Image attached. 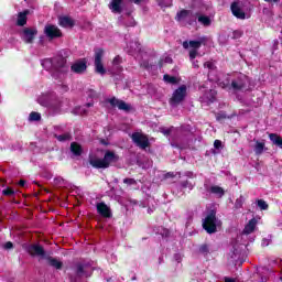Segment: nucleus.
<instances>
[{
    "label": "nucleus",
    "mask_w": 282,
    "mask_h": 282,
    "mask_svg": "<svg viewBox=\"0 0 282 282\" xmlns=\"http://www.w3.org/2000/svg\"><path fill=\"white\" fill-rule=\"evenodd\" d=\"M203 228L208 235L217 232V212L210 210L203 220Z\"/></svg>",
    "instance_id": "3"
},
{
    "label": "nucleus",
    "mask_w": 282,
    "mask_h": 282,
    "mask_svg": "<svg viewBox=\"0 0 282 282\" xmlns=\"http://www.w3.org/2000/svg\"><path fill=\"white\" fill-rule=\"evenodd\" d=\"M53 69L55 72H59L61 74H65L69 69V66L67 65V57H64L63 55H56L51 61Z\"/></svg>",
    "instance_id": "5"
},
{
    "label": "nucleus",
    "mask_w": 282,
    "mask_h": 282,
    "mask_svg": "<svg viewBox=\"0 0 282 282\" xmlns=\"http://www.w3.org/2000/svg\"><path fill=\"white\" fill-rule=\"evenodd\" d=\"M3 248L4 250H12V248H14V243H12V241H8L4 243Z\"/></svg>",
    "instance_id": "46"
},
{
    "label": "nucleus",
    "mask_w": 282,
    "mask_h": 282,
    "mask_svg": "<svg viewBox=\"0 0 282 282\" xmlns=\"http://www.w3.org/2000/svg\"><path fill=\"white\" fill-rule=\"evenodd\" d=\"M256 204L260 210H268V208H270V205H268V203L263 199H257Z\"/></svg>",
    "instance_id": "30"
},
{
    "label": "nucleus",
    "mask_w": 282,
    "mask_h": 282,
    "mask_svg": "<svg viewBox=\"0 0 282 282\" xmlns=\"http://www.w3.org/2000/svg\"><path fill=\"white\" fill-rule=\"evenodd\" d=\"M44 34L51 41H54V39H63V31L54 24H46L44 28Z\"/></svg>",
    "instance_id": "9"
},
{
    "label": "nucleus",
    "mask_w": 282,
    "mask_h": 282,
    "mask_svg": "<svg viewBox=\"0 0 282 282\" xmlns=\"http://www.w3.org/2000/svg\"><path fill=\"white\" fill-rule=\"evenodd\" d=\"M14 193V189H12L11 187H7L6 189L2 191V195H4V197H12Z\"/></svg>",
    "instance_id": "34"
},
{
    "label": "nucleus",
    "mask_w": 282,
    "mask_h": 282,
    "mask_svg": "<svg viewBox=\"0 0 282 282\" xmlns=\"http://www.w3.org/2000/svg\"><path fill=\"white\" fill-rule=\"evenodd\" d=\"M209 193H212L213 195H218V197H224V195H226V191H224V187L219 185H213L209 188Z\"/></svg>",
    "instance_id": "24"
},
{
    "label": "nucleus",
    "mask_w": 282,
    "mask_h": 282,
    "mask_svg": "<svg viewBox=\"0 0 282 282\" xmlns=\"http://www.w3.org/2000/svg\"><path fill=\"white\" fill-rule=\"evenodd\" d=\"M159 67L162 69V67H164V59H160L159 61Z\"/></svg>",
    "instance_id": "53"
},
{
    "label": "nucleus",
    "mask_w": 282,
    "mask_h": 282,
    "mask_svg": "<svg viewBox=\"0 0 282 282\" xmlns=\"http://www.w3.org/2000/svg\"><path fill=\"white\" fill-rule=\"evenodd\" d=\"M267 3H272V1H273V3H279V1H281V0H264Z\"/></svg>",
    "instance_id": "55"
},
{
    "label": "nucleus",
    "mask_w": 282,
    "mask_h": 282,
    "mask_svg": "<svg viewBox=\"0 0 282 282\" xmlns=\"http://www.w3.org/2000/svg\"><path fill=\"white\" fill-rule=\"evenodd\" d=\"M242 36H243V31L236 30L232 32V39H235V40L241 39Z\"/></svg>",
    "instance_id": "37"
},
{
    "label": "nucleus",
    "mask_w": 282,
    "mask_h": 282,
    "mask_svg": "<svg viewBox=\"0 0 282 282\" xmlns=\"http://www.w3.org/2000/svg\"><path fill=\"white\" fill-rule=\"evenodd\" d=\"M30 14L29 10H24L23 12H20L18 14L17 25L19 28H23L24 25H28V15Z\"/></svg>",
    "instance_id": "20"
},
{
    "label": "nucleus",
    "mask_w": 282,
    "mask_h": 282,
    "mask_svg": "<svg viewBox=\"0 0 282 282\" xmlns=\"http://www.w3.org/2000/svg\"><path fill=\"white\" fill-rule=\"evenodd\" d=\"M123 184H128L129 186H133V184H137L135 178H124Z\"/></svg>",
    "instance_id": "43"
},
{
    "label": "nucleus",
    "mask_w": 282,
    "mask_h": 282,
    "mask_svg": "<svg viewBox=\"0 0 282 282\" xmlns=\"http://www.w3.org/2000/svg\"><path fill=\"white\" fill-rule=\"evenodd\" d=\"M70 153L75 155V158H80L83 155V145L80 143L74 141L70 143Z\"/></svg>",
    "instance_id": "21"
},
{
    "label": "nucleus",
    "mask_w": 282,
    "mask_h": 282,
    "mask_svg": "<svg viewBox=\"0 0 282 282\" xmlns=\"http://www.w3.org/2000/svg\"><path fill=\"white\" fill-rule=\"evenodd\" d=\"M70 70L74 72V74L87 72V62H76L70 66Z\"/></svg>",
    "instance_id": "17"
},
{
    "label": "nucleus",
    "mask_w": 282,
    "mask_h": 282,
    "mask_svg": "<svg viewBox=\"0 0 282 282\" xmlns=\"http://www.w3.org/2000/svg\"><path fill=\"white\" fill-rule=\"evenodd\" d=\"M161 236L165 237V239L171 237V230L163 228V231H161Z\"/></svg>",
    "instance_id": "45"
},
{
    "label": "nucleus",
    "mask_w": 282,
    "mask_h": 282,
    "mask_svg": "<svg viewBox=\"0 0 282 282\" xmlns=\"http://www.w3.org/2000/svg\"><path fill=\"white\" fill-rule=\"evenodd\" d=\"M198 13L193 12V10H186L182 9L176 13V21H184V19H189L188 20V25H193L197 21Z\"/></svg>",
    "instance_id": "7"
},
{
    "label": "nucleus",
    "mask_w": 282,
    "mask_h": 282,
    "mask_svg": "<svg viewBox=\"0 0 282 282\" xmlns=\"http://www.w3.org/2000/svg\"><path fill=\"white\" fill-rule=\"evenodd\" d=\"M215 96H217V93L215 90H209V96H207V98L210 102H214L216 100Z\"/></svg>",
    "instance_id": "41"
},
{
    "label": "nucleus",
    "mask_w": 282,
    "mask_h": 282,
    "mask_svg": "<svg viewBox=\"0 0 282 282\" xmlns=\"http://www.w3.org/2000/svg\"><path fill=\"white\" fill-rule=\"evenodd\" d=\"M63 91H69V87L67 85H62Z\"/></svg>",
    "instance_id": "54"
},
{
    "label": "nucleus",
    "mask_w": 282,
    "mask_h": 282,
    "mask_svg": "<svg viewBox=\"0 0 282 282\" xmlns=\"http://www.w3.org/2000/svg\"><path fill=\"white\" fill-rule=\"evenodd\" d=\"M226 118H227L226 112H218V113L216 115V120H217L218 122H221V120H226Z\"/></svg>",
    "instance_id": "40"
},
{
    "label": "nucleus",
    "mask_w": 282,
    "mask_h": 282,
    "mask_svg": "<svg viewBox=\"0 0 282 282\" xmlns=\"http://www.w3.org/2000/svg\"><path fill=\"white\" fill-rule=\"evenodd\" d=\"M118 109L129 113V111H131V105L127 104L124 100H119Z\"/></svg>",
    "instance_id": "28"
},
{
    "label": "nucleus",
    "mask_w": 282,
    "mask_h": 282,
    "mask_svg": "<svg viewBox=\"0 0 282 282\" xmlns=\"http://www.w3.org/2000/svg\"><path fill=\"white\" fill-rule=\"evenodd\" d=\"M188 88L186 87V85H181L178 88H176L169 100L171 107H177L178 105H182V102L186 100Z\"/></svg>",
    "instance_id": "2"
},
{
    "label": "nucleus",
    "mask_w": 282,
    "mask_h": 282,
    "mask_svg": "<svg viewBox=\"0 0 282 282\" xmlns=\"http://www.w3.org/2000/svg\"><path fill=\"white\" fill-rule=\"evenodd\" d=\"M199 252H200L202 254H208V252H210V250H209V248H208V245H202V246L199 247Z\"/></svg>",
    "instance_id": "38"
},
{
    "label": "nucleus",
    "mask_w": 282,
    "mask_h": 282,
    "mask_svg": "<svg viewBox=\"0 0 282 282\" xmlns=\"http://www.w3.org/2000/svg\"><path fill=\"white\" fill-rule=\"evenodd\" d=\"M163 61L164 63H173V58H171L170 56H166Z\"/></svg>",
    "instance_id": "51"
},
{
    "label": "nucleus",
    "mask_w": 282,
    "mask_h": 282,
    "mask_svg": "<svg viewBox=\"0 0 282 282\" xmlns=\"http://www.w3.org/2000/svg\"><path fill=\"white\" fill-rule=\"evenodd\" d=\"M172 132H173V128H162L161 129V133H163V135H166V138H169V135H171Z\"/></svg>",
    "instance_id": "39"
},
{
    "label": "nucleus",
    "mask_w": 282,
    "mask_h": 282,
    "mask_svg": "<svg viewBox=\"0 0 282 282\" xmlns=\"http://www.w3.org/2000/svg\"><path fill=\"white\" fill-rule=\"evenodd\" d=\"M165 177H175V174L169 172V173L165 174Z\"/></svg>",
    "instance_id": "56"
},
{
    "label": "nucleus",
    "mask_w": 282,
    "mask_h": 282,
    "mask_svg": "<svg viewBox=\"0 0 282 282\" xmlns=\"http://www.w3.org/2000/svg\"><path fill=\"white\" fill-rule=\"evenodd\" d=\"M120 63H122V57H120V55H117V56L112 59V65H120Z\"/></svg>",
    "instance_id": "44"
},
{
    "label": "nucleus",
    "mask_w": 282,
    "mask_h": 282,
    "mask_svg": "<svg viewBox=\"0 0 282 282\" xmlns=\"http://www.w3.org/2000/svg\"><path fill=\"white\" fill-rule=\"evenodd\" d=\"M248 83H250L248 76L240 74L237 79L231 82V87L235 91H241V89H246V87H248Z\"/></svg>",
    "instance_id": "12"
},
{
    "label": "nucleus",
    "mask_w": 282,
    "mask_h": 282,
    "mask_svg": "<svg viewBox=\"0 0 282 282\" xmlns=\"http://www.w3.org/2000/svg\"><path fill=\"white\" fill-rule=\"evenodd\" d=\"M109 104L111 105V107H118V105L120 104V100L117 99L116 97H112L111 99H109Z\"/></svg>",
    "instance_id": "42"
},
{
    "label": "nucleus",
    "mask_w": 282,
    "mask_h": 282,
    "mask_svg": "<svg viewBox=\"0 0 282 282\" xmlns=\"http://www.w3.org/2000/svg\"><path fill=\"white\" fill-rule=\"evenodd\" d=\"M13 204H21V202H18L17 199L13 198Z\"/></svg>",
    "instance_id": "59"
},
{
    "label": "nucleus",
    "mask_w": 282,
    "mask_h": 282,
    "mask_svg": "<svg viewBox=\"0 0 282 282\" xmlns=\"http://www.w3.org/2000/svg\"><path fill=\"white\" fill-rule=\"evenodd\" d=\"M182 188H188V191H193L195 188V184H193L191 181H182L181 182Z\"/></svg>",
    "instance_id": "32"
},
{
    "label": "nucleus",
    "mask_w": 282,
    "mask_h": 282,
    "mask_svg": "<svg viewBox=\"0 0 282 282\" xmlns=\"http://www.w3.org/2000/svg\"><path fill=\"white\" fill-rule=\"evenodd\" d=\"M86 107H94V104L88 102V104H86Z\"/></svg>",
    "instance_id": "58"
},
{
    "label": "nucleus",
    "mask_w": 282,
    "mask_h": 282,
    "mask_svg": "<svg viewBox=\"0 0 282 282\" xmlns=\"http://www.w3.org/2000/svg\"><path fill=\"white\" fill-rule=\"evenodd\" d=\"M196 19H198V23H200L205 28H208L210 23H213V21L210 20V17L208 15H199L198 13V17H196Z\"/></svg>",
    "instance_id": "25"
},
{
    "label": "nucleus",
    "mask_w": 282,
    "mask_h": 282,
    "mask_svg": "<svg viewBox=\"0 0 282 282\" xmlns=\"http://www.w3.org/2000/svg\"><path fill=\"white\" fill-rule=\"evenodd\" d=\"M44 259L47 261V264L55 270H63V262L54 257L46 256Z\"/></svg>",
    "instance_id": "18"
},
{
    "label": "nucleus",
    "mask_w": 282,
    "mask_h": 282,
    "mask_svg": "<svg viewBox=\"0 0 282 282\" xmlns=\"http://www.w3.org/2000/svg\"><path fill=\"white\" fill-rule=\"evenodd\" d=\"M235 208L236 209L243 208V196H240L239 198L236 199Z\"/></svg>",
    "instance_id": "36"
},
{
    "label": "nucleus",
    "mask_w": 282,
    "mask_h": 282,
    "mask_svg": "<svg viewBox=\"0 0 282 282\" xmlns=\"http://www.w3.org/2000/svg\"><path fill=\"white\" fill-rule=\"evenodd\" d=\"M163 80H164L165 83H169L170 85H177V77L171 76V75H169V74H165V75L163 76Z\"/></svg>",
    "instance_id": "29"
},
{
    "label": "nucleus",
    "mask_w": 282,
    "mask_h": 282,
    "mask_svg": "<svg viewBox=\"0 0 282 282\" xmlns=\"http://www.w3.org/2000/svg\"><path fill=\"white\" fill-rule=\"evenodd\" d=\"M231 14L236 17V19H240L241 21L246 20V12L241 10V6L239 2L234 1L230 6Z\"/></svg>",
    "instance_id": "15"
},
{
    "label": "nucleus",
    "mask_w": 282,
    "mask_h": 282,
    "mask_svg": "<svg viewBox=\"0 0 282 282\" xmlns=\"http://www.w3.org/2000/svg\"><path fill=\"white\" fill-rule=\"evenodd\" d=\"M18 184L23 188L28 182L25 180H20Z\"/></svg>",
    "instance_id": "50"
},
{
    "label": "nucleus",
    "mask_w": 282,
    "mask_h": 282,
    "mask_svg": "<svg viewBox=\"0 0 282 282\" xmlns=\"http://www.w3.org/2000/svg\"><path fill=\"white\" fill-rule=\"evenodd\" d=\"M224 281L225 282H239L235 278H228V276H225Z\"/></svg>",
    "instance_id": "49"
},
{
    "label": "nucleus",
    "mask_w": 282,
    "mask_h": 282,
    "mask_svg": "<svg viewBox=\"0 0 282 282\" xmlns=\"http://www.w3.org/2000/svg\"><path fill=\"white\" fill-rule=\"evenodd\" d=\"M269 140H271L272 144L278 147L279 149H282V137L278 133H270Z\"/></svg>",
    "instance_id": "23"
},
{
    "label": "nucleus",
    "mask_w": 282,
    "mask_h": 282,
    "mask_svg": "<svg viewBox=\"0 0 282 282\" xmlns=\"http://www.w3.org/2000/svg\"><path fill=\"white\" fill-rule=\"evenodd\" d=\"M264 149H265L264 142L256 141V145H254L256 155H261L263 153Z\"/></svg>",
    "instance_id": "26"
},
{
    "label": "nucleus",
    "mask_w": 282,
    "mask_h": 282,
    "mask_svg": "<svg viewBox=\"0 0 282 282\" xmlns=\"http://www.w3.org/2000/svg\"><path fill=\"white\" fill-rule=\"evenodd\" d=\"M132 142L139 147V149H148L150 147L149 138L140 132H133L132 135Z\"/></svg>",
    "instance_id": "11"
},
{
    "label": "nucleus",
    "mask_w": 282,
    "mask_h": 282,
    "mask_svg": "<svg viewBox=\"0 0 282 282\" xmlns=\"http://www.w3.org/2000/svg\"><path fill=\"white\" fill-rule=\"evenodd\" d=\"M120 161V156L110 150H107L102 159H90L89 164L93 169H109L111 164H116Z\"/></svg>",
    "instance_id": "1"
},
{
    "label": "nucleus",
    "mask_w": 282,
    "mask_h": 282,
    "mask_svg": "<svg viewBox=\"0 0 282 282\" xmlns=\"http://www.w3.org/2000/svg\"><path fill=\"white\" fill-rule=\"evenodd\" d=\"M193 67L199 68V61H194L193 62Z\"/></svg>",
    "instance_id": "52"
},
{
    "label": "nucleus",
    "mask_w": 282,
    "mask_h": 282,
    "mask_svg": "<svg viewBox=\"0 0 282 282\" xmlns=\"http://www.w3.org/2000/svg\"><path fill=\"white\" fill-rule=\"evenodd\" d=\"M86 269H87V264H85L83 262L75 263L74 272L76 274V278L83 279V276H85V274H87V272L85 271Z\"/></svg>",
    "instance_id": "16"
},
{
    "label": "nucleus",
    "mask_w": 282,
    "mask_h": 282,
    "mask_svg": "<svg viewBox=\"0 0 282 282\" xmlns=\"http://www.w3.org/2000/svg\"><path fill=\"white\" fill-rule=\"evenodd\" d=\"M30 122H39L41 120V113L32 111L29 116Z\"/></svg>",
    "instance_id": "31"
},
{
    "label": "nucleus",
    "mask_w": 282,
    "mask_h": 282,
    "mask_svg": "<svg viewBox=\"0 0 282 282\" xmlns=\"http://www.w3.org/2000/svg\"><path fill=\"white\" fill-rule=\"evenodd\" d=\"M122 1L123 0H111L108 4L109 10L113 14H122ZM130 3H134V6H142V3H147V0H128Z\"/></svg>",
    "instance_id": "4"
},
{
    "label": "nucleus",
    "mask_w": 282,
    "mask_h": 282,
    "mask_svg": "<svg viewBox=\"0 0 282 282\" xmlns=\"http://www.w3.org/2000/svg\"><path fill=\"white\" fill-rule=\"evenodd\" d=\"M58 25H61V28H74L76 23L72 18L64 15L58 18Z\"/></svg>",
    "instance_id": "19"
},
{
    "label": "nucleus",
    "mask_w": 282,
    "mask_h": 282,
    "mask_svg": "<svg viewBox=\"0 0 282 282\" xmlns=\"http://www.w3.org/2000/svg\"><path fill=\"white\" fill-rule=\"evenodd\" d=\"M204 67H207V69H215V64H213V62H206Z\"/></svg>",
    "instance_id": "47"
},
{
    "label": "nucleus",
    "mask_w": 282,
    "mask_h": 282,
    "mask_svg": "<svg viewBox=\"0 0 282 282\" xmlns=\"http://www.w3.org/2000/svg\"><path fill=\"white\" fill-rule=\"evenodd\" d=\"M175 259L176 261L180 263L182 261V259L180 258V254H175Z\"/></svg>",
    "instance_id": "57"
},
{
    "label": "nucleus",
    "mask_w": 282,
    "mask_h": 282,
    "mask_svg": "<svg viewBox=\"0 0 282 282\" xmlns=\"http://www.w3.org/2000/svg\"><path fill=\"white\" fill-rule=\"evenodd\" d=\"M97 213L105 219H111V217H113V214L111 213V207H108L105 202L97 204Z\"/></svg>",
    "instance_id": "14"
},
{
    "label": "nucleus",
    "mask_w": 282,
    "mask_h": 282,
    "mask_svg": "<svg viewBox=\"0 0 282 282\" xmlns=\"http://www.w3.org/2000/svg\"><path fill=\"white\" fill-rule=\"evenodd\" d=\"M183 47H184V50H188V47L192 48V50H189V61H194L199 55L198 50H199V47H202V41H195V40H191L189 42L184 41Z\"/></svg>",
    "instance_id": "6"
},
{
    "label": "nucleus",
    "mask_w": 282,
    "mask_h": 282,
    "mask_svg": "<svg viewBox=\"0 0 282 282\" xmlns=\"http://www.w3.org/2000/svg\"><path fill=\"white\" fill-rule=\"evenodd\" d=\"M160 8H171L172 1L171 0H158Z\"/></svg>",
    "instance_id": "33"
},
{
    "label": "nucleus",
    "mask_w": 282,
    "mask_h": 282,
    "mask_svg": "<svg viewBox=\"0 0 282 282\" xmlns=\"http://www.w3.org/2000/svg\"><path fill=\"white\" fill-rule=\"evenodd\" d=\"M102 56H105V50L97 48L95 51V72L97 74H101V76L107 74L105 65H102Z\"/></svg>",
    "instance_id": "8"
},
{
    "label": "nucleus",
    "mask_w": 282,
    "mask_h": 282,
    "mask_svg": "<svg viewBox=\"0 0 282 282\" xmlns=\"http://www.w3.org/2000/svg\"><path fill=\"white\" fill-rule=\"evenodd\" d=\"M254 228H257V219L252 218L245 226L243 235H252V232H254Z\"/></svg>",
    "instance_id": "22"
},
{
    "label": "nucleus",
    "mask_w": 282,
    "mask_h": 282,
    "mask_svg": "<svg viewBox=\"0 0 282 282\" xmlns=\"http://www.w3.org/2000/svg\"><path fill=\"white\" fill-rule=\"evenodd\" d=\"M36 34H39V30L36 28H24L22 30V41L28 45H32L36 39Z\"/></svg>",
    "instance_id": "10"
},
{
    "label": "nucleus",
    "mask_w": 282,
    "mask_h": 282,
    "mask_svg": "<svg viewBox=\"0 0 282 282\" xmlns=\"http://www.w3.org/2000/svg\"><path fill=\"white\" fill-rule=\"evenodd\" d=\"M214 147H215L216 149H221V141H220V140H215V141H214Z\"/></svg>",
    "instance_id": "48"
},
{
    "label": "nucleus",
    "mask_w": 282,
    "mask_h": 282,
    "mask_svg": "<svg viewBox=\"0 0 282 282\" xmlns=\"http://www.w3.org/2000/svg\"><path fill=\"white\" fill-rule=\"evenodd\" d=\"M51 109H54V111H58L62 107V102L58 99H55L54 104H50Z\"/></svg>",
    "instance_id": "35"
},
{
    "label": "nucleus",
    "mask_w": 282,
    "mask_h": 282,
    "mask_svg": "<svg viewBox=\"0 0 282 282\" xmlns=\"http://www.w3.org/2000/svg\"><path fill=\"white\" fill-rule=\"evenodd\" d=\"M54 138H56L58 142H67L72 140V133L66 132L64 134H55Z\"/></svg>",
    "instance_id": "27"
},
{
    "label": "nucleus",
    "mask_w": 282,
    "mask_h": 282,
    "mask_svg": "<svg viewBox=\"0 0 282 282\" xmlns=\"http://www.w3.org/2000/svg\"><path fill=\"white\" fill-rule=\"evenodd\" d=\"M26 252L31 256V257H41L42 259H45V257H47L45 254V249L43 248V246L41 245H30L26 248Z\"/></svg>",
    "instance_id": "13"
}]
</instances>
